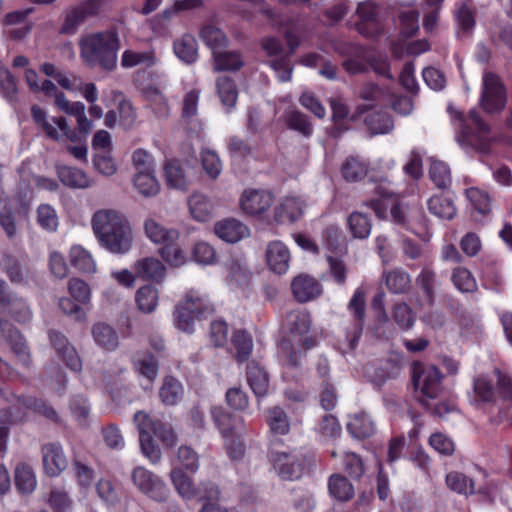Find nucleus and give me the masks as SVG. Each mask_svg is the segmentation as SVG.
Masks as SVG:
<instances>
[{"mask_svg": "<svg viewBox=\"0 0 512 512\" xmlns=\"http://www.w3.org/2000/svg\"><path fill=\"white\" fill-rule=\"evenodd\" d=\"M443 374L435 365L415 362L412 368V384L418 403L434 416L443 417L452 412L454 404L437 401L442 389Z\"/></svg>", "mask_w": 512, "mask_h": 512, "instance_id": "1", "label": "nucleus"}, {"mask_svg": "<svg viewBox=\"0 0 512 512\" xmlns=\"http://www.w3.org/2000/svg\"><path fill=\"white\" fill-rule=\"evenodd\" d=\"M92 228L103 247L112 253H126L132 245L129 223L117 212L97 211L92 217Z\"/></svg>", "mask_w": 512, "mask_h": 512, "instance_id": "2", "label": "nucleus"}, {"mask_svg": "<svg viewBox=\"0 0 512 512\" xmlns=\"http://www.w3.org/2000/svg\"><path fill=\"white\" fill-rule=\"evenodd\" d=\"M79 48L80 57L88 66H99L106 71H112L116 67L120 43L115 31L88 34L80 39Z\"/></svg>", "mask_w": 512, "mask_h": 512, "instance_id": "3", "label": "nucleus"}, {"mask_svg": "<svg viewBox=\"0 0 512 512\" xmlns=\"http://www.w3.org/2000/svg\"><path fill=\"white\" fill-rule=\"evenodd\" d=\"M134 423L139 431L140 447L143 454L152 463H157L161 458V450L154 443L153 437L159 438L167 445H172L175 440L174 433L164 423L151 418L150 415L143 411L135 413Z\"/></svg>", "mask_w": 512, "mask_h": 512, "instance_id": "4", "label": "nucleus"}, {"mask_svg": "<svg viewBox=\"0 0 512 512\" xmlns=\"http://www.w3.org/2000/svg\"><path fill=\"white\" fill-rule=\"evenodd\" d=\"M270 460L273 468L282 480L294 481L309 473L316 464L313 453L303 449L291 451H272Z\"/></svg>", "mask_w": 512, "mask_h": 512, "instance_id": "5", "label": "nucleus"}, {"mask_svg": "<svg viewBox=\"0 0 512 512\" xmlns=\"http://www.w3.org/2000/svg\"><path fill=\"white\" fill-rule=\"evenodd\" d=\"M214 312L212 303L206 296L196 291H189L174 310V323L177 329L192 333L195 319L205 318Z\"/></svg>", "mask_w": 512, "mask_h": 512, "instance_id": "6", "label": "nucleus"}, {"mask_svg": "<svg viewBox=\"0 0 512 512\" xmlns=\"http://www.w3.org/2000/svg\"><path fill=\"white\" fill-rule=\"evenodd\" d=\"M364 205L372 209L378 218H386L387 211L390 210L393 218L401 221L400 196L389 182L375 184L371 196L364 201Z\"/></svg>", "mask_w": 512, "mask_h": 512, "instance_id": "7", "label": "nucleus"}, {"mask_svg": "<svg viewBox=\"0 0 512 512\" xmlns=\"http://www.w3.org/2000/svg\"><path fill=\"white\" fill-rule=\"evenodd\" d=\"M479 103L488 114H496L504 110L507 103V90L496 73L485 72L483 74Z\"/></svg>", "mask_w": 512, "mask_h": 512, "instance_id": "8", "label": "nucleus"}, {"mask_svg": "<svg viewBox=\"0 0 512 512\" xmlns=\"http://www.w3.org/2000/svg\"><path fill=\"white\" fill-rule=\"evenodd\" d=\"M170 477L176 491L184 499L192 500L199 497L215 499L220 494L217 485L210 481L203 482L196 487L191 478L180 467L173 468Z\"/></svg>", "mask_w": 512, "mask_h": 512, "instance_id": "9", "label": "nucleus"}, {"mask_svg": "<svg viewBox=\"0 0 512 512\" xmlns=\"http://www.w3.org/2000/svg\"><path fill=\"white\" fill-rule=\"evenodd\" d=\"M135 486L149 498L157 502H165L169 496V488L154 473L144 467H136L132 471Z\"/></svg>", "mask_w": 512, "mask_h": 512, "instance_id": "10", "label": "nucleus"}, {"mask_svg": "<svg viewBox=\"0 0 512 512\" xmlns=\"http://www.w3.org/2000/svg\"><path fill=\"white\" fill-rule=\"evenodd\" d=\"M7 343L24 367L31 364L29 347L24 336L7 320L0 319V345Z\"/></svg>", "mask_w": 512, "mask_h": 512, "instance_id": "11", "label": "nucleus"}, {"mask_svg": "<svg viewBox=\"0 0 512 512\" xmlns=\"http://www.w3.org/2000/svg\"><path fill=\"white\" fill-rule=\"evenodd\" d=\"M336 51L346 57L342 66L349 74L365 73L368 70L364 46L353 42H341L336 45Z\"/></svg>", "mask_w": 512, "mask_h": 512, "instance_id": "12", "label": "nucleus"}, {"mask_svg": "<svg viewBox=\"0 0 512 512\" xmlns=\"http://www.w3.org/2000/svg\"><path fill=\"white\" fill-rule=\"evenodd\" d=\"M356 14L357 31L364 37H374L380 34L381 24L378 19V6L373 2H362L358 5Z\"/></svg>", "mask_w": 512, "mask_h": 512, "instance_id": "13", "label": "nucleus"}, {"mask_svg": "<svg viewBox=\"0 0 512 512\" xmlns=\"http://www.w3.org/2000/svg\"><path fill=\"white\" fill-rule=\"evenodd\" d=\"M43 468L47 476L58 477L68 466L63 447L58 442L47 443L41 448Z\"/></svg>", "mask_w": 512, "mask_h": 512, "instance_id": "14", "label": "nucleus"}, {"mask_svg": "<svg viewBox=\"0 0 512 512\" xmlns=\"http://www.w3.org/2000/svg\"><path fill=\"white\" fill-rule=\"evenodd\" d=\"M49 340L53 348L56 350L57 355L64 361L65 365L74 372H80L82 369V361L74 348L65 335L56 331L50 330Z\"/></svg>", "mask_w": 512, "mask_h": 512, "instance_id": "15", "label": "nucleus"}, {"mask_svg": "<svg viewBox=\"0 0 512 512\" xmlns=\"http://www.w3.org/2000/svg\"><path fill=\"white\" fill-rule=\"evenodd\" d=\"M415 282L422 293L418 305L432 308L436 302V287L438 285L436 271L431 266L423 267Z\"/></svg>", "mask_w": 512, "mask_h": 512, "instance_id": "16", "label": "nucleus"}, {"mask_svg": "<svg viewBox=\"0 0 512 512\" xmlns=\"http://www.w3.org/2000/svg\"><path fill=\"white\" fill-rule=\"evenodd\" d=\"M273 199V194L268 191L245 190L240 199V206L249 215H261L271 207Z\"/></svg>", "mask_w": 512, "mask_h": 512, "instance_id": "17", "label": "nucleus"}, {"mask_svg": "<svg viewBox=\"0 0 512 512\" xmlns=\"http://www.w3.org/2000/svg\"><path fill=\"white\" fill-rule=\"evenodd\" d=\"M294 298L300 303H306L322 294V285L314 277L300 274L291 283Z\"/></svg>", "mask_w": 512, "mask_h": 512, "instance_id": "18", "label": "nucleus"}, {"mask_svg": "<svg viewBox=\"0 0 512 512\" xmlns=\"http://www.w3.org/2000/svg\"><path fill=\"white\" fill-rule=\"evenodd\" d=\"M265 258L271 271L278 275L285 274L291 259L288 247L281 241H271L267 245Z\"/></svg>", "mask_w": 512, "mask_h": 512, "instance_id": "19", "label": "nucleus"}, {"mask_svg": "<svg viewBox=\"0 0 512 512\" xmlns=\"http://www.w3.org/2000/svg\"><path fill=\"white\" fill-rule=\"evenodd\" d=\"M246 380L257 399L268 394L270 379L267 371L258 362L251 361L246 366Z\"/></svg>", "mask_w": 512, "mask_h": 512, "instance_id": "20", "label": "nucleus"}, {"mask_svg": "<svg viewBox=\"0 0 512 512\" xmlns=\"http://www.w3.org/2000/svg\"><path fill=\"white\" fill-rule=\"evenodd\" d=\"M348 310L353 314L355 323V333L350 340V347L354 349L361 337L363 330V322L365 318L366 302H365V291L362 288H357L352 298L348 303Z\"/></svg>", "mask_w": 512, "mask_h": 512, "instance_id": "21", "label": "nucleus"}, {"mask_svg": "<svg viewBox=\"0 0 512 512\" xmlns=\"http://www.w3.org/2000/svg\"><path fill=\"white\" fill-rule=\"evenodd\" d=\"M17 407L14 409L20 410V408H24L25 410H30L38 415L43 416L47 420H50L53 423H59L60 417L57 411L51 406L47 401L35 398L32 396H19L16 400Z\"/></svg>", "mask_w": 512, "mask_h": 512, "instance_id": "22", "label": "nucleus"}, {"mask_svg": "<svg viewBox=\"0 0 512 512\" xmlns=\"http://www.w3.org/2000/svg\"><path fill=\"white\" fill-rule=\"evenodd\" d=\"M134 271L138 278L160 283L164 279L166 269L160 260L146 257L135 263Z\"/></svg>", "mask_w": 512, "mask_h": 512, "instance_id": "23", "label": "nucleus"}, {"mask_svg": "<svg viewBox=\"0 0 512 512\" xmlns=\"http://www.w3.org/2000/svg\"><path fill=\"white\" fill-rule=\"evenodd\" d=\"M303 215V202L296 197H287L275 208L274 218L279 224L294 223Z\"/></svg>", "mask_w": 512, "mask_h": 512, "instance_id": "24", "label": "nucleus"}, {"mask_svg": "<svg viewBox=\"0 0 512 512\" xmlns=\"http://www.w3.org/2000/svg\"><path fill=\"white\" fill-rule=\"evenodd\" d=\"M57 176L60 182L72 189H85L90 187L91 180L81 169L67 165L56 167Z\"/></svg>", "mask_w": 512, "mask_h": 512, "instance_id": "25", "label": "nucleus"}, {"mask_svg": "<svg viewBox=\"0 0 512 512\" xmlns=\"http://www.w3.org/2000/svg\"><path fill=\"white\" fill-rule=\"evenodd\" d=\"M386 288L393 294H406L412 286L410 274L402 268H394L383 273Z\"/></svg>", "mask_w": 512, "mask_h": 512, "instance_id": "26", "label": "nucleus"}, {"mask_svg": "<svg viewBox=\"0 0 512 512\" xmlns=\"http://www.w3.org/2000/svg\"><path fill=\"white\" fill-rule=\"evenodd\" d=\"M214 231L220 239L229 243H236L247 234L248 228L236 219H225L216 223Z\"/></svg>", "mask_w": 512, "mask_h": 512, "instance_id": "27", "label": "nucleus"}, {"mask_svg": "<svg viewBox=\"0 0 512 512\" xmlns=\"http://www.w3.org/2000/svg\"><path fill=\"white\" fill-rule=\"evenodd\" d=\"M14 482L20 494H31L37 486V479L33 468L25 462L18 463L14 471Z\"/></svg>", "mask_w": 512, "mask_h": 512, "instance_id": "28", "label": "nucleus"}, {"mask_svg": "<svg viewBox=\"0 0 512 512\" xmlns=\"http://www.w3.org/2000/svg\"><path fill=\"white\" fill-rule=\"evenodd\" d=\"M311 323V316L306 310H292L286 315L285 325L293 337L306 335L310 331Z\"/></svg>", "mask_w": 512, "mask_h": 512, "instance_id": "29", "label": "nucleus"}, {"mask_svg": "<svg viewBox=\"0 0 512 512\" xmlns=\"http://www.w3.org/2000/svg\"><path fill=\"white\" fill-rule=\"evenodd\" d=\"M176 56L186 64H193L198 59V43L191 34H184L173 45Z\"/></svg>", "mask_w": 512, "mask_h": 512, "instance_id": "30", "label": "nucleus"}, {"mask_svg": "<svg viewBox=\"0 0 512 512\" xmlns=\"http://www.w3.org/2000/svg\"><path fill=\"white\" fill-rule=\"evenodd\" d=\"M96 15L97 14L90 13V9L84 3H81L66 13L60 32L66 35H72L76 33L79 25L88 17Z\"/></svg>", "mask_w": 512, "mask_h": 512, "instance_id": "31", "label": "nucleus"}, {"mask_svg": "<svg viewBox=\"0 0 512 512\" xmlns=\"http://www.w3.org/2000/svg\"><path fill=\"white\" fill-rule=\"evenodd\" d=\"M183 392V386L178 379L166 376L159 390V397L165 405L174 406L182 399Z\"/></svg>", "mask_w": 512, "mask_h": 512, "instance_id": "32", "label": "nucleus"}, {"mask_svg": "<svg viewBox=\"0 0 512 512\" xmlns=\"http://www.w3.org/2000/svg\"><path fill=\"white\" fill-rule=\"evenodd\" d=\"M231 344L235 349L236 361L238 363L248 361L253 349V340L251 335L245 330H236L232 334Z\"/></svg>", "mask_w": 512, "mask_h": 512, "instance_id": "33", "label": "nucleus"}, {"mask_svg": "<svg viewBox=\"0 0 512 512\" xmlns=\"http://www.w3.org/2000/svg\"><path fill=\"white\" fill-rule=\"evenodd\" d=\"M25 412L13 409H0V452L6 450L7 440L9 436V424L20 422L25 418Z\"/></svg>", "mask_w": 512, "mask_h": 512, "instance_id": "34", "label": "nucleus"}, {"mask_svg": "<svg viewBox=\"0 0 512 512\" xmlns=\"http://www.w3.org/2000/svg\"><path fill=\"white\" fill-rule=\"evenodd\" d=\"M328 490L330 495L341 501L346 502L353 498L354 488L348 479L340 474H333L328 480Z\"/></svg>", "mask_w": 512, "mask_h": 512, "instance_id": "35", "label": "nucleus"}, {"mask_svg": "<svg viewBox=\"0 0 512 512\" xmlns=\"http://www.w3.org/2000/svg\"><path fill=\"white\" fill-rule=\"evenodd\" d=\"M428 210L431 214L451 220L456 215V207L454 201L444 195H434L427 202Z\"/></svg>", "mask_w": 512, "mask_h": 512, "instance_id": "36", "label": "nucleus"}, {"mask_svg": "<svg viewBox=\"0 0 512 512\" xmlns=\"http://www.w3.org/2000/svg\"><path fill=\"white\" fill-rule=\"evenodd\" d=\"M216 71H239L245 64L239 51L214 52Z\"/></svg>", "mask_w": 512, "mask_h": 512, "instance_id": "37", "label": "nucleus"}, {"mask_svg": "<svg viewBox=\"0 0 512 512\" xmlns=\"http://www.w3.org/2000/svg\"><path fill=\"white\" fill-rule=\"evenodd\" d=\"M144 228L147 237L152 242L162 244V246L167 242L176 241L179 237L177 230L166 229L152 219L146 220Z\"/></svg>", "mask_w": 512, "mask_h": 512, "instance_id": "38", "label": "nucleus"}, {"mask_svg": "<svg viewBox=\"0 0 512 512\" xmlns=\"http://www.w3.org/2000/svg\"><path fill=\"white\" fill-rule=\"evenodd\" d=\"M92 336L99 346L108 351L116 349L119 343L116 331L106 323L94 324Z\"/></svg>", "mask_w": 512, "mask_h": 512, "instance_id": "39", "label": "nucleus"}, {"mask_svg": "<svg viewBox=\"0 0 512 512\" xmlns=\"http://www.w3.org/2000/svg\"><path fill=\"white\" fill-rule=\"evenodd\" d=\"M451 282L461 293L472 294L478 289L474 275L466 267L458 266L454 268L451 273Z\"/></svg>", "mask_w": 512, "mask_h": 512, "instance_id": "40", "label": "nucleus"}, {"mask_svg": "<svg viewBox=\"0 0 512 512\" xmlns=\"http://www.w3.org/2000/svg\"><path fill=\"white\" fill-rule=\"evenodd\" d=\"M188 206L191 216L197 221L206 222L212 216V204L206 196L200 193H194L190 196Z\"/></svg>", "mask_w": 512, "mask_h": 512, "instance_id": "41", "label": "nucleus"}, {"mask_svg": "<svg viewBox=\"0 0 512 512\" xmlns=\"http://www.w3.org/2000/svg\"><path fill=\"white\" fill-rule=\"evenodd\" d=\"M367 172V164L355 156L347 157L341 165L342 177L347 182L361 181L367 175Z\"/></svg>", "mask_w": 512, "mask_h": 512, "instance_id": "42", "label": "nucleus"}, {"mask_svg": "<svg viewBox=\"0 0 512 512\" xmlns=\"http://www.w3.org/2000/svg\"><path fill=\"white\" fill-rule=\"evenodd\" d=\"M347 431L356 439H366L374 434V424L366 414H355L347 423Z\"/></svg>", "mask_w": 512, "mask_h": 512, "instance_id": "43", "label": "nucleus"}, {"mask_svg": "<svg viewBox=\"0 0 512 512\" xmlns=\"http://www.w3.org/2000/svg\"><path fill=\"white\" fill-rule=\"evenodd\" d=\"M70 263L72 267L82 273H93L96 270V264L91 254L80 245H74L69 252Z\"/></svg>", "mask_w": 512, "mask_h": 512, "instance_id": "44", "label": "nucleus"}, {"mask_svg": "<svg viewBox=\"0 0 512 512\" xmlns=\"http://www.w3.org/2000/svg\"><path fill=\"white\" fill-rule=\"evenodd\" d=\"M475 401L480 404H491L496 400L493 381L486 376H479L473 381Z\"/></svg>", "mask_w": 512, "mask_h": 512, "instance_id": "45", "label": "nucleus"}, {"mask_svg": "<svg viewBox=\"0 0 512 512\" xmlns=\"http://www.w3.org/2000/svg\"><path fill=\"white\" fill-rule=\"evenodd\" d=\"M216 88L222 104L229 108L234 107L238 98V89L233 78L219 77L216 81Z\"/></svg>", "mask_w": 512, "mask_h": 512, "instance_id": "46", "label": "nucleus"}, {"mask_svg": "<svg viewBox=\"0 0 512 512\" xmlns=\"http://www.w3.org/2000/svg\"><path fill=\"white\" fill-rule=\"evenodd\" d=\"M158 299L159 292L152 285H144L140 287L135 297L138 309L147 314L152 313L156 309Z\"/></svg>", "mask_w": 512, "mask_h": 512, "instance_id": "47", "label": "nucleus"}, {"mask_svg": "<svg viewBox=\"0 0 512 512\" xmlns=\"http://www.w3.org/2000/svg\"><path fill=\"white\" fill-rule=\"evenodd\" d=\"M135 369L149 382H153L158 375V362L151 353H139L133 359Z\"/></svg>", "mask_w": 512, "mask_h": 512, "instance_id": "48", "label": "nucleus"}, {"mask_svg": "<svg viewBox=\"0 0 512 512\" xmlns=\"http://www.w3.org/2000/svg\"><path fill=\"white\" fill-rule=\"evenodd\" d=\"M347 222L354 238L365 239L370 235L372 224L367 214L357 211L352 212Z\"/></svg>", "mask_w": 512, "mask_h": 512, "instance_id": "49", "label": "nucleus"}, {"mask_svg": "<svg viewBox=\"0 0 512 512\" xmlns=\"http://www.w3.org/2000/svg\"><path fill=\"white\" fill-rule=\"evenodd\" d=\"M164 176L167 186L181 190L186 189V177L178 160H168L165 163Z\"/></svg>", "mask_w": 512, "mask_h": 512, "instance_id": "50", "label": "nucleus"}, {"mask_svg": "<svg viewBox=\"0 0 512 512\" xmlns=\"http://www.w3.org/2000/svg\"><path fill=\"white\" fill-rule=\"evenodd\" d=\"M133 182L138 192L144 196H154L160 189L154 170L137 172Z\"/></svg>", "mask_w": 512, "mask_h": 512, "instance_id": "51", "label": "nucleus"}, {"mask_svg": "<svg viewBox=\"0 0 512 512\" xmlns=\"http://www.w3.org/2000/svg\"><path fill=\"white\" fill-rule=\"evenodd\" d=\"M267 424L270 431L276 435H286L290 431V423L286 412L277 406L268 410Z\"/></svg>", "mask_w": 512, "mask_h": 512, "instance_id": "52", "label": "nucleus"}, {"mask_svg": "<svg viewBox=\"0 0 512 512\" xmlns=\"http://www.w3.org/2000/svg\"><path fill=\"white\" fill-rule=\"evenodd\" d=\"M392 318L401 330H410L416 322V314L406 302H399L393 306Z\"/></svg>", "mask_w": 512, "mask_h": 512, "instance_id": "53", "label": "nucleus"}, {"mask_svg": "<svg viewBox=\"0 0 512 512\" xmlns=\"http://www.w3.org/2000/svg\"><path fill=\"white\" fill-rule=\"evenodd\" d=\"M200 38L204 44L213 51V53L227 45V37L225 33L213 25L203 26L200 31Z\"/></svg>", "mask_w": 512, "mask_h": 512, "instance_id": "54", "label": "nucleus"}, {"mask_svg": "<svg viewBox=\"0 0 512 512\" xmlns=\"http://www.w3.org/2000/svg\"><path fill=\"white\" fill-rule=\"evenodd\" d=\"M446 484L451 490L459 494L467 495L475 492L474 480L458 471H452L446 475Z\"/></svg>", "mask_w": 512, "mask_h": 512, "instance_id": "55", "label": "nucleus"}, {"mask_svg": "<svg viewBox=\"0 0 512 512\" xmlns=\"http://www.w3.org/2000/svg\"><path fill=\"white\" fill-rule=\"evenodd\" d=\"M365 124L374 134H386L393 129V120L385 112H373L365 117Z\"/></svg>", "mask_w": 512, "mask_h": 512, "instance_id": "56", "label": "nucleus"}, {"mask_svg": "<svg viewBox=\"0 0 512 512\" xmlns=\"http://www.w3.org/2000/svg\"><path fill=\"white\" fill-rule=\"evenodd\" d=\"M211 416L223 438L234 434V419L231 413L223 407L215 406L211 409Z\"/></svg>", "mask_w": 512, "mask_h": 512, "instance_id": "57", "label": "nucleus"}, {"mask_svg": "<svg viewBox=\"0 0 512 512\" xmlns=\"http://www.w3.org/2000/svg\"><path fill=\"white\" fill-rule=\"evenodd\" d=\"M429 177L439 189H447L452 182L449 166L443 161H432L429 168Z\"/></svg>", "mask_w": 512, "mask_h": 512, "instance_id": "58", "label": "nucleus"}, {"mask_svg": "<svg viewBox=\"0 0 512 512\" xmlns=\"http://www.w3.org/2000/svg\"><path fill=\"white\" fill-rule=\"evenodd\" d=\"M0 94L9 103L18 102V88L15 77L7 68H0Z\"/></svg>", "mask_w": 512, "mask_h": 512, "instance_id": "59", "label": "nucleus"}, {"mask_svg": "<svg viewBox=\"0 0 512 512\" xmlns=\"http://www.w3.org/2000/svg\"><path fill=\"white\" fill-rule=\"evenodd\" d=\"M286 124L289 129L297 131L305 137H310L313 133V127L308 116L300 111L293 110L287 113Z\"/></svg>", "mask_w": 512, "mask_h": 512, "instance_id": "60", "label": "nucleus"}, {"mask_svg": "<svg viewBox=\"0 0 512 512\" xmlns=\"http://www.w3.org/2000/svg\"><path fill=\"white\" fill-rule=\"evenodd\" d=\"M37 223L42 229L55 232L59 225L56 210L49 204L39 205L37 208Z\"/></svg>", "mask_w": 512, "mask_h": 512, "instance_id": "61", "label": "nucleus"}, {"mask_svg": "<svg viewBox=\"0 0 512 512\" xmlns=\"http://www.w3.org/2000/svg\"><path fill=\"white\" fill-rule=\"evenodd\" d=\"M10 316L20 324H27L32 320L33 313L27 302L16 296L9 306L5 308Z\"/></svg>", "mask_w": 512, "mask_h": 512, "instance_id": "62", "label": "nucleus"}, {"mask_svg": "<svg viewBox=\"0 0 512 512\" xmlns=\"http://www.w3.org/2000/svg\"><path fill=\"white\" fill-rule=\"evenodd\" d=\"M92 162L95 170L102 175L111 176L117 171V164L109 150L95 152Z\"/></svg>", "mask_w": 512, "mask_h": 512, "instance_id": "63", "label": "nucleus"}, {"mask_svg": "<svg viewBox=\"0 0 512 512\" xmlns=\"http://www.w3.org/2000/svg\"><path fill=\"white\" fill-rule=\"evenodd\" d=\"M48 503L53 512H71L73 508V500L68 493L59 489L51 490Z\"/></svg>", "mask_w": 512, "mask_h": 512, "instance_id": "64", "label": "nucleus"}]
</instances>
